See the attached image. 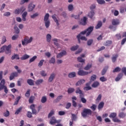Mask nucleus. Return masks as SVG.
<instances>
[{"instance_id":"obj_28","label":"nucleus","mask_w":126,"mask_h":126,"mask_svg":"<svg viewBox=\"0 0 126 126\" xmlns=\"http://www.w3.org/2000/svg\"><path fill=\"white\" fill-rule=\"evenodd\" d=\"M53 41L54 42V44L56 46L58 47V48H60V45L57 42H59V39L57 38H54L53 39Z\"/></svg>"},{"instance_id":"obj_51","label":"nucleus","mask_w":126,"mask_h":126,"mask_svg":"<svg viewBox=\"0 0 126 126\" xmlns=\"http://www.w3.org/2000/svg\"><path fill=\"white\" fill-rule=\"evenodd\" d=\"M99 80H100L101 82H105V81H107V78L102 76L100 78Z\"/></svg>"},{"instance_id":"obj_14","label":"nucleus","mask_w":126,"mask_h":126,"mask_svg":"<svg viewBox=\"0 0 126 126\" xmlns=\"http://www.w3.org/2000/svg\"><path fill=\"white\" fill-rule=\"evenodd\" d=\"M46 41L48 43H50L51 40H52V35H51V34L50 33L47 34L46 36Z\"/></svg>"},{"instance_id":"obj_38","label":"nucleus","mask_w":126,"mask_h":126,"mask_svg":"<svg viewBox=\"0 0 126 126\" xmlns=\"http://www.w3.org/2000/svg\"><path fill=\"white\" fill-rule=\"evenodd\" d=\"M117 117V113H112L109 115V118H112V119H115Z\"/></svg>"},{"instance_id":"obj_24","label":"nucleus","mask_w":126,"mask_h":126,"mask_svg":"<svg viewBox=\"0 0 126 126\" xmlns=\"http://www.w3.org/2000/svg\"><path fill=\"white\" fill-rule=\"evenodd\" d=\"M11 60H19V55L18 54H14L12 56Z\"/></svg>"},{"instance_id":"obj_45","label":"nucleus","mask_w":126,"mask_h":126,"mask_svg":"<svg viewBox=\"0 0 126 126\" xmlns=\"http://www.w3.org/2000/svg\"><path fill=\"white\" fill-rule=\"evenodd\" d=\"M112 45V41L108 40L104 43V46H111Z\"/></svg>"},{"instance_id":"obj_25","label":"nucleus","mask_w":126,"mask_h":126,"mask_svg":"<svg viewBox=\"0 0 126 126\" xmlns=\"http://www.w3.org/2000/svg\"><path fill=\"white\" fill-rule=\"evenodd\" d=\"M14 32L16 34H19L20 32V30L18 29V27H17V26H15L14 27Z\"/></svg>"},{"instance_id":"obj_64","label":"nucleus","mask_w":126,"mask_h":126,"mask_svg":"<svg viewBox=\"0 0 126 126\" xmlns=\"http://www.w3.org/2000/svg\"><path fill=\"white\" fill-rule=\"evenodd\" d=\"M122 71L123 73H124V74H125V75H126V67H123L122 68Z\"/></svg>"},{"instance_id":"obj_62","label":"nucleus","mask_w":126,"mask_h":126,"mask_svg":"<svg viewBox=\"0 0 126 126\" xmlns=\"http://www.w3.org/2000/svg\"><path fill=\"white\" fill-rule=\"evenodd\" d=\"M16 20L17 22H21L22 21V19L20 17H16Z\"/></svg>"},{"instance_id":"obj_15","label":"nucleus","mask_w":126,"mask_h":126,"mask_svg":"<svg viewBox=\"0 0 126 126\" xmlns=\"http://www.w3.org/2000/svg\"><path fill=\"white\" fill-rule=\"evenodd\" d=\"M86 20H87V18L86 17H84L83 18V19L81 20V21H80V24H81V25H86L87 24Z\"/></svg>"},{"instance_id":"obj_23","label":"nucleus","mask_w":126,"mask_h":126,"mask_svg":"<svg viewBox=\"0 0 126 126\" xmlns=\"http://www.w3.org/2000/svg\"><path fill=\"white\" fill-rule=\"evenodd\" d=\"M39 74H40V75H41V76H43L44 77L48 75V74L47 73V72H46V71H44V70L41 71Z\"/></svg>"},{"instance_id":"obj_50","label":"nucleus","mask_w":126,"mask_h":126,"mask_svg":"<svg viewBox=\"0 0 126 126\" xmlns=\"http://www.w3.org/2000/svg\"><path fill=\"white\" fill-rule=\"evenodd\" d=\"M101 99H102V94H99L96 99V101L100 102V101H101Z\"/></svg>"},{"instance_id":"obj_10","label":"nucleus","mask_w":126,"mask_h":126,"mask_svg":"<svg viewBox=\"0 0 126 126\" xmlns=\"http://www.w3.org/2000/svg\"><path fill=\"white\" fill-rule=\"evenodd\" d=\"M5 85V81L4 80V79H2L1 80V82L0 83V91L2 90V89H3V88H4V87L6 86Z\"/></svg>"},{"instance_id":"obj_58","label":"nucleus","mask_w":126,"mask_h":126,"mask_svg":"<svg viewBox=\"0 0 126 126\" xmlns=\"http://www.w3.org/2000/svg\"><path fill=\"white\" fill-rule=\"evenodd\" d=\"M25 96H26V97H27L28 98H29V97L30 96V90H28V91H27V92L25 94Z\"/></svg>"},{"instance_id":"obj_18","label":"nucleus","mask_w":126,"mask_h":126,"mask_svg":"<svg viewBox=\"0 0 126 126\" xmlns=\"http://www.w3.org/2000/svg\"><path fill=\"white\" fill-rule=\"evenodd\" d=\"M78 48H79V45H74L70 48V50L73 52H74V51H76V50H77Z\"/></svg>"},{"instance_id":"obj_1","label":"nucleus","mask_w":126,"mask_h":126,"mask_svg":"<svg viewBox=\"0 0 126 126\" xmlns=\"http://www.w3.org/2000/svg\"><path fill=\"white\" fill-rule=\"evenodd\" d=\"M94 28L93 27H90L87 30L84 31L78 35H77V38L78 39V41L79 43H80V40H82L83 41H87V38L85 36H82V35H84L86 34L87 37H88L91 34V32L93 31V29Z\"/></svg>"},{"instance_id":"obj_4","label":"nucleus","mask_w":126,"mask_h":126,"mask_svg":"<svg viewBox=\"0 0 126 126\" xmlns=\"http://www.w3.org/2000/svg\"><path fill=\"white\" fill-rule=\"evenodd\" d=\"M89 73H91V72H88V71L81 69H79L78 71V74L80 76H84L85 75H87Z\"/></svg>"},{"instance_id":"obj_11","label":"nucleus","mask_w":126,"mask_h":126,"mask_svg":"<svg viewBox=\"0 0 126 126\" xmlns=\"http://www.w3.org/2000/svg\"><path fill=\"white\" fill-rule=\"evenodd\" d=\"M112 24L114 26H117L120 24V20L118 19H114L112 20Z\"/></svg>"},{"instance_id":"obj_63","label":"nucleus","mask_w":126,"mask_h":126,"mask_svg":"<svg viewBox=\"0 0 126 126\" xmlns=\"http://www.w3.org/2000/svg\"><path fill=\"white\" fill-rule=\"evenodd\" d=\"M5 51V45L3 46L0 48V53H3Z\"/></svg>"},{"instance_id":"obj_12","label":"nucleus","mask_w":126,"mask_h":126,"mask_svg":"<svg viewBox=\"0 0 126 126\" xmlns=\"http://www.w3.org/2000/svg\"><path fill=\"white\" fill-rule=\"evenodd\" d=\"M68 77H69V78H74V77H76V72L73 71L69 73Z\"/></svg>"},{"instance_id":"obj_48","label":"nucleus","mask_w":126,"mask_h":126,"mask_svg":"<svg viewBox=\"0 0 126 126\" xmlns=\"http://www.w3.org/2000/svg\"><path fill=\"white\" fill-rule=\"evenodd\" d=\"M96 78H97V76H96V75H93L91 77V81H94V80H96Z\"/></svg>"},{"instance_id":"obj_32","label":"nucleus","mask_w":126,"mask_h":126,"mask_svg":"<svg viewBox=\"0 0 126 126\" xmlns=\"http://www.w3.org/2000/svg\"><path fill=\"white\" fill-rule=\"evenodd\" d=\"M126 116V113H124L123 112L120 113L119 114V118H121V119H124V118H125Z\"/></svg>"},{"instance_id":"obj_53","label":"nucleus","mask_w":126,"mask_h":126,"mask_svg":"<svg viewBox=\"0 0 126 126\" xmlns=\"http://www.w3.org/2000/svg\"><path fill=\"white\" fill-rule=\"evenodd\" d=\"M52 18L54 19V21L56 23L57 25H59V21L57 19V18L54 15L52 16Z\"/></svg>"},{"instance_id":"obj_16","label":"nucleus","mask_w":126,"mask_h":126,"mask_svg":"<svg viewBox=\"0 0 126 126\" xmlns=\"http://www.w3.org/2000/svg\"><path fill=\"white\" fill-rule=\"evenodd\" d=\"M30 58V55L27 54H25L21 57V60H22V61H25V60H27V59H29Z\"/></svg>"},{"instance_id":"obj_19","label":"nucleus","mask_w":126,"mask_h":126,"mask_svg":"<svg viewBox=\"0 0 126 126\" xmlns=\"http://www.w3.org/2000/svg\"><path fill=\"white\" fill-rule=\"evenodd\" d=\"M100 85V83L98 81L94 82L92 85V87L94 88H96V87H98Z\"/></svg>"},{"instance_id":"obj_43","label":"nucleus","mask_w":126,"mask_h":126,"mask_svg":"<svg viewBox=\"0 0 126 126\" xmlns=\"http://www.w3.org/2000/svg\"><path fill=\"white\" fill-rule=\"evenodd\" d=\"M54 115H55V111L51 110L49 113V114H48V118L50 119V118H51V117H52V116Z\"/></svg>"},{"instance_id":"obj_29","label":"nucleus","mask_w":126,"mask_h":126,"mask_svg":"<svg viewBox=\"0 0 126 126\" xmlns=\"http://www.w3.org/2000/svg\"><path fill=\"white\" fill-rule=\"evenodd\" d=\"M27 83H28L29 85L31 86L34 85V81L32 79H28L27 80Z\"/></svg>"},{"instance_id":"obj_22","label":"nucleus","mask_w":126,"mask_h":126,"mask_svg":"<svg viewBox=\"0 0 126 126\" xmlns=\"http://www.w3.org/2000/svg\"><path fill=\"white\" fill-rule=\"evenodd\" d=\"M75 93L76 94H80V96L81 97V94H82V91L80 90V88H77L76 90Z\"/></svg>"},{"instance_id":"obj_42","label":"nucleus","mask_w":126,"mask_h":126,"mask_svg":"<svg viewBox=\"0 0 126 126\" xmlns=\"http://www.w3.org/2000/svg\"><path fill=\"white\" fill-rule=\"evenodd\" d=\"M20 12H21V11H20V9L17 8L15 9L14 13H15V14H20Z\"/></svg>"},{"instance_id":"obj_13","label":"nucleus","mask_w":126,"mask_h":126,"mask_svg":"<svg viewBox=\"0 0 126 126\" xmlns=\"http://www.w3.org/2000/svg\"><path fill=\"white\" fill-rule=\"evenodd\" d=\"M84 83H85V80L81 79L78 81L75 84L76 86H80V85H82Z\"/></svg>"},{"instance_id":"obj_59","label":"nucleus","mask_w":126,"mask_h":126,"mask_svg":"<svg viewBox=\"0 0 126 126\" xmlns=\"http://www.w3.org/2000/svg\"><path fill=\"white\" fill-rule=\"evenodd\" d=\"M119 71H121V68L119 67H117L113 70V72H118Z\"/></svg>"},{"instance_id":"obj_57","label":"nucleus","mask_w":126,"mask_h":126,"mask_svg":"<svg viewBox=\"0 0 126 126\" xmlns=\"http://www.w3.org/2000/svg\"><path fill=\"white\" fill-rule=\"evenodd\" d=\"M63 96L62 95L58 96L56 99L57 102H60V101L63 99Z\"/></svg>"},{"instance_id":"obj_47","label":"nucleus","mask_w":126,"mask_h":126,"mask_svg":"<svg viewBox=\"0 0 126 126\" xmlns=\"http://www.w3.org/2000/svg\"><path fill=\"white\" fill-rule=\"evenodd\" d=\"M30 0H21L20 1V4H24V3H28Z\"/></svg>"},{"instance_id":"obj_8","label":"nucleus","mask_w":126,"mask_h":126,"mask_svg":"<svg viewBox=\"0 0 126 126\" xmlns=\"http://www.w3.org/2000/svg\"><path fill=\"white\" fill-rule=\"evenodd\" d=\"M55 78H56V74L55 73H51L48 78V82L50 83L53 82V80H54Z\"/></svg>"},{"instance_id":"obj_39","label":"nucleus","mask_w":126,"mask_h":126,"mask_svg":"<svg viewBox=\"0 0 126 126\" xmlns=\"http://www.w3.org/2000/svg\"><path fill=\"white\" fill-rule=\"evenodd\" d=\"M103 107H104V102H101L98 104V110H100V109L103 108Z\"/></svg>"},{"instance_id":"obj_35","label":"nucleus","mask_w":126,"mask_h":126,"mask_svg":"<svg viewBox=\"0 0 126 126\" xmlns=\"http://www.w3.org/2000/svg\"><path fill=\"white\" fill-rule=\"evenodd\" d=\"M37 16H39V13H35L31 15V18L34 19V18H35V17H37Z\"/></svg>"},{"instance_id":"obj_27","label":"nucleus","mask_w":126,"mask_h":126,"mask_svg":"<svg viewBox=\"0 0 126 126\" xmlns=\"http://www.w3.org/2000/svg\"><path fill=\"white\" fill-rule=\"evenodd\" d=\"M77 61L78 62H79V63H85V60L82 59V57H78L77 58Z\"/></svg>"},{"instance_id":"obj_40","label":"nucleus","mask_w":126,"mask_h":126,"mask_svg":"<svg viewBox=\"0 0 126 126\" xmlns=\"http://www.w3.org/2000/svg\"><path fill=\"white\" fill-rule=\"evenodd\" d=\"M36 59H37L36 56L32 57L29 61L30 63H33V62H34L35 60H36Z\"/></svg>"},{"instance_id":"obj_20","label":"nucleus","mask_w":126,"mask_h":126,"mask_svg":"<svg viewBox=\"0 0 126 126\" xmlns=\"http://www.w3.org/2000/svg\"><path fill=\"white\" fill-rule=\"evenodd\" d=\"M94 14L95 12H94V11L92 10L89 12L88 15L90 17V18H92L93 16H94Z\"/></svg>"},{"instance_id":"obj_55","label":"nucleus","mask_w":126,"mask_h":126,"mask_svg":"<svg viewBox=\"0 0 126 126\" xmlns=\"http://www.w3.org/2000/svg\"><path fill=\"white\" fill-rule=\"evenodd\" d=\"M4 117H5L6 118H7L9 116V111L7 110L5 112L3 113Z\"/></svg>"},{"instance_id":"obj_37","label":"nucleus","mask_w":126,"mask_h":126,"mask_svg":"<svg viewBox=\"0 0 126 126\" xmlns=\"http://www.w3.org/2000/svg\"><path fill=\"white\" fill-rule=\"evenodd\" d=\"M74 88H70L68 89L67 90V92L69 94H70L71 93H72L73 92H74Z\"/></svg>"},{"instance_id":"obj_34","label":"nucleus","mask_w":126,"mask_h":126,"mask_svg":"<svg viewBox=\"0 0 126 126\" xmlns=\"http://www.w3.org/2000/svg\"><path fill=\"white\" fill-rule=\"evenodd\" d=\"M56 63V59H55V57H52L49 60V63Z\"/></svg>"},{"instance_id":"obj_33","label":"nucleus","mask_w":126,"mask_h":126,"mask_svg":"<svg viewBox=\"0 0 126 126\" xmlns=\"http://www.w3.org/2000/svg\"><path fill=\"white\" fill-rule=\"evenodd\" d=\"M102 26V22L99 21L95 26V29H99Z\"/></svg>"},{"instance_id":"obj_61","label":"nucleus","mask_w":126,"mask_h":126,"mask_svg":"<svg viewBox=\"0 0 126 126\" xmlns=\"http://www.w3.org/2000/svg\"><path fill=\"white\" fill-rule=\"evenodd\" d=\"M44 60H41L39 63H38V66L39 67H41L43 65V63H44Z\"/></svg>"},{"instance_id":"obj_31","label":"nucleus","mask_w":126,"mask_h":126,"mask_svg":"<svg viewBox=\"0 0 126 126\" xmlns=\"http://www.w3.org/2000/svg\"><path fill=\"white\" fill-rule=\"evenodd\" d=\"M49 16H50V15H49L48 13L46 14V15L44 16V22H45V21H50V20H49Z\"/></svg>"},{"instance_id":"obj_56","label":"nucleus","mask_w":126,"mask_h":126,"mask_svg":"<svg viewBox=\"0 0 126 126\" xmlns=\"http://www.w3.org/2000/svg\"><path fill=\"white\" fill-rule=\"evenodd\" d=\"M20 10L22 12H24V11H25V10H26V7H25V6H22L20 9Z\"/></svg>"},{"instance_id":"obj_60","label":"nucleus","mask_w":126,"mask_h":126,"mask_svg":"<svg viewBox=\"0 0 126 126\" xmlns=\"http://www.w3.org/2000/svg\"><path fill=\"white\" fill-rule=\"evenodd\" d=\"M88 86V84H86V86L85 87L84 89V90H86L87 91H88V90H90L91 89V87L90 86Z\"/></svg>"},{"instance_id":"obj_17","label":"nucleus","mask_w":126,"mask_h":126,"mask_svg":"<svg viewBox=\"0 0 126 126\" xmlns=\"http://www.w3.org/2000/svg\"><path fill=\"white\" fill-rule=\"evenodd\" d=\"M43 82H44V80L43 79H39L37 80L35 82V83L36 85H40V84H42Z\"/></svg>"},{"instance_id":"obj_7","label":"nucleus","mask_w":126,"mask_h":126,"mask_svg":"<svg viewBox=\"0 0 126 126\" xmlns=\"http://www.w3.org/2000/svg\"><path fill=\"white\" fill-rule=\"evenodd\" d=\"M11 44H9L8 46L5 45V53L8 54L11 53Z\"/></svg>"},{"instance_id":"obj_52","label":"nucleus","mask_w":126,"mask_h":126,"mask_svg":"<svg viewBox=\"0 0 126 126\" xmlns=\"http://www.w3.org/2000/svg\"><path fill=\"white\" fill-rule=\"evenodd\" d=\"M70 17L75 18V19H78L79 18V15H75L74 14H72L71 15Z\"/></svg>"},{"instance_id":"obj_26","label":"nucleus","mask_w":126,"mask_h":126,"mask_svg":"<svg viewBox=\"0 0 126 126\" xmlns=\"http://www.w3.org/2000/svg\"><path fill=\"white\" fill-rule=\"evenodd\" d=\"M41 102L43 104L46 103V102H47V96H42L41 99Z\"/></svg>"},{"instance_id":"obj_49","label":"nucleus","mask_w":126,"mask_h":126,"mask_svg":"<svg viewBox=\"0 0 126 126\" xmlns=\"http://www.w3.org/2000/svg\"><path fill=\"white\" fill-rule=\"evenodd\" d=\"M118 56L117 54L114 55L112 58V61L113 63H115L117 60V58H118Z\"/></svg>"},{"instance_id":"obj_21","label":"nucleus","mask_w":126,"mask_h":126,"mask_svg":"<svg viewBox=\"0 0 126 126\" xmlns=\"http://www.w3.org/2000/svg\"><path fill=\"white\" fill-rule=\"evenodd\" d=\"M91 67H92V64L88 63L87 65L84 67V69L85 70H89Z\"/></svg>"},{"instance_id":"obj_44","label":"nucleus","mask_w":126,"mask_h":126,"mask_svg":"<svg viewBox=\"0 0 126 126\" xmlns=\"http://www.w3.org/2000/svg\"><path fill=\"white\" fill-rule=\"evenodd\" d=\"M74 7H73V5L72 4H69L68 6V10H69V11H72V10L73 9Z\"/></svg>"},{"instance_id":"obj_9","label":"nucleus","mask_w":126,"mask_h":126,"mask_svg":"<svg viewBox=\"0 0 126 126\" xmlns=\"http://www.w3.org/2000/svg\"><path fill=\"white\" fill-rule=\"evenodd\" d=\"M66 55V51H65V50H63L57 55V58L58 59H61V58H63V56H65Z\"/></svg>"},{"instance_id":"obj_2","label":"nucleus","mask_w":126,"mask_h":126,"mask_svg":"<svg viewBox=\"0 0 126 126\" xmlns=\"http://www.w3.org/2000/svg\"><path fill=\"white\" fill-rule=\"evenodd\" d=\"M32 41H33V37L26 36L24 38V39L22 40V44L23 46H27L28 44L32 43Z\"/></svg>"},{"instance_id":"obj_6","label":"nucleus","mask_w":126,"mask_h":126,"mask_svg":"<svg viewBox=\"0 0 126 126\" xmlns=\"http://www.w3.org/2000/svg\"><path fill=\"white\" fill-rule=\"evenodd\" d=\"M59 123H61L60 120H56L55 117H53L50 119V125H54V124H59Z\"/></svg>"},{"instance_id":"obj_36","label":"nucleus","mask_w":126,"mask_h":126,"mask_svg":"<svg viewBox=\"0 0 126 126\" xmlns=\"http://www.w3.org/2000/svg\"><path fill=\"white\" fill-rule=\"evenodd\" d=\"M123 77V74H119L115 79V81H119Z\"/></svg>"},{"instance_id":"obj_54","label":"nucleus","mask_w":126,"mask_h":126,"mask_svg":"<svg viewBox=\"0 0 126 126\" xmlns=\"http://www.w3.org/2000/svg\"><path fill=\"white\" fill-rule=\"evenodd\" d=\"M92 43H93V39H91L89 40L87 42L88 46H91V45H92Z\"/></svg>"},{"instance_id":"obj_5","label":"nucleus","mask_w":126,"mask_h":126,"mask_svg":"<svg viewBox=\"0 0 126 126\" xmlns=\"http://www.w3.org/2000/svg\"><path fill=\"white\" fill-rule=\"evenodd\" d=\"M35 4L30 3L28 6V12H31L34 10V8H35Z\"/></svg>"},{"instance_id":"obj_3","label":"nucleus","mask_w":126,"mask_h":126,"mask_svg":"<svg viewBox=\"0 0 126 126\" xmlns=\"http://www.w3.org/2000/svg\"><path fill=\"white\" fill-rule=\"evenodd\" d=\"M91 110L88 109H84L83 112L82 113V117L85 118L86 117H87L88 115H91Z\"/></svg>"},{"instance_id":"obj_46","label":"nucleus","mask_w":126,"mask_h":126,"mask_svg":"<svg viewBox=\"0 0 126 126\" xmlns=\"http://www.w3.org/2000/svg\"><path fill=\"white\" fill-rule=\"evenodd\" d=\"M14 68H15V69H16L17 70V72L18 73H21V72H22V71L21 70V69H19V68H18V66H14Z\"/></svg>"},{"instance_id":"obj_30","label":"nucleus","mask_w":126,"mask_h":126,"mask_svg":"<svg viewBox=\"0 0 126 126\" xmlns=\"http://www.w3.org/2000/svg\"><path fill=\"white\" fill-rule=\"evenodd\" d=\"M44 23H45L46 28H49L50 27V25L51 24L50 21H46L44 22Z\"/></svg>"},{"instance_id":"obj_41","label":"nucleus","mask_w":126,"mask_h":126,"mask_svg":"<svg viewBox=\"0 0 126 126\" xmlns=\"http://www.w3.org/2000/svg\"><path fill=\"white\" fill-rule=\"evenodd\" d=\"M35 99V97L33 96H31L29 100V102L30 104H32L33 103V101H34V99Z\"/></svg>"}]
</instances>
